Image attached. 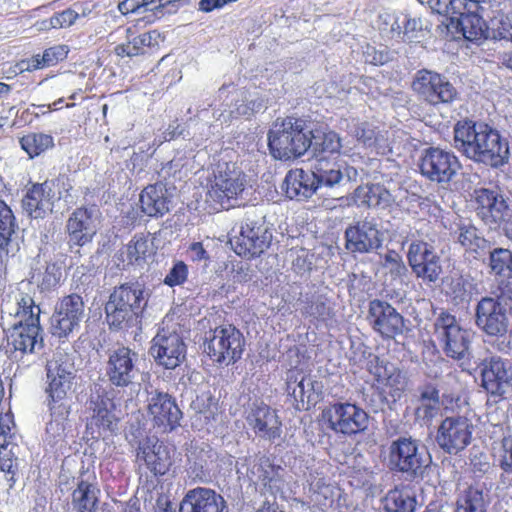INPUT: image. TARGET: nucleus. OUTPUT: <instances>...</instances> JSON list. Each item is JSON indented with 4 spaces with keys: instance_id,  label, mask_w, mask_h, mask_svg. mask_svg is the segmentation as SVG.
<instances>
[{
    "instance_id": "obj_1",
    "label": "nucleus",
    "mask_w": 512,
    "mask_h": 512,
    "mask_svg": "<svg viewBox=\"0 0 512 512\" xmlns=\"http://www.w3.org/2000/svg\"><path fill=\"white\" fill-rule=\"evenodd\" d=\"M454 147L477 163L499 168L509 160L508 142L490 125L470 119L457 121L453 130Z\"/></svg>"
},
{
    "instance_id": "obj_2",
    "label": "nucleus",
    "mask_w": 512,
    "mask_h": 512,
    "mask_svg": "<svg viewBox=\"0 0 512 512\" xmlns=\"http://www.w3.org/2000/svg\"><path fill=\"white\" fill-rule=\"evenodd\" d=\"M315 138L308 121L295 116L278 118L268 131L270 155L279 161H294L302 157Z\"/></svg>"
},
{
    "instance_id": "obj_3",
    "label": "nucleus",
    "mask_w": 512,
    "mask_h": 512,
    "mask_svg": "<svg viewBox=\"0 0 512 512\" xmlns=\"http://www.w3.org/2000/svg\"><path fill=\"white\" fill-rule=\"evenodd\" d=\"M247 186L248 177L236 164L218 165L208 182L206 201L214 209H229L243 196Z\"/></svg>"
},
{
    "instance_id": "obj_4",
    "label": "nucleus",
    "mask_w": 512,
    "mask_h": 512,
    "mask_svg": "<svg viewBox=\"0 0 512 512\" xmlns=\"http://www.w3.org/2000/svg\"><path fill=\"white\" fill-rule=\"evenodd\" d=\"M322 425L346 436L356 435L368 427L369 417L360 406L350 402H335L325 406L320 414Z\"/></svg>"
},
{
    "instance_id": "obj_5",
    "label": "nucleus",
    "mask_w": 512,
    "mask_h": 512,
    "mask_svg": "<svg viewBox=\"0 0 512 512\" xmlns=\"http://www.w3.org/2000/svg\"><path fill=\"white\" fill-rule=\"evenodd\" d=\"M489 3L479 0H449L445 14L457 21L463 36L469 41L480 40L487 30L485 18H491L487 12Z\"/></svg>"
},
{
    "instance_id": "obj_6",
    "label": "nucleus",
    "mask_w": 512,
    "mask_h": 512,
    "mask_svg": "<svg viewBox=\"0 0 512 512\" xmlns=\"http://www.w3.org/2000/svg\"><path fill=\"white\" fill-rule=\"evenodd\" d=\"M245 338L235 326L220 325L212 331V336L205 344L209 358L220 365H233L238 362L245 349Z\"/></svg>"
},
{
    "instance_id": "obj_7",
    "label": "nucleus",
    "mask_w": 512,
    "mask_h": 512,
    "mask_svg": "<svg viewBox=\"0 0 512 512\" xmlns=\"http://www.w3.org/2000/svg\"><path fill=\"white\" fill-rule=\"evenodd\" d=\"M435 334L444 353L455 360L465 358L470 348V332L463 328L455 315L448 311H441L436 318Z\"/></svg>"
},
{
    "instance_id": "obj_8",
    "label": "nucleus",
    "mask_w": 512,
    "mask_h": 512,
    "mask_svg": "<svg viewBox=\"0 0 512 512\" xmlns=\"http://www.w3.org/2000/svg\"><path fill=\"white\" fill-rule=\"evenodd\" d=\"M412 88L431 106L451 104L458 98L457 89L445 76L427 69L416 73Z\"/></svg>"
},
{
    "instance_id": "obj_9",
    "label": "nucleus",
    "mask_w": 512,
    "mask_h": 512,
    "mask_svg": "<svg viewBox=\"0 0 512 512\" xmlns=\"http://www.w3.org/2000/svg\"><path fill=\"white\" fill-rule=\"evenodd\" d=\"M32 290V284L24 281L9 289L1 303L3 323L17 320L30 321L32 318L39 320L41 310L35 304Z\"/></svg>"
},
{
    "instance_id": "obj_10",
    "label": "nucleus",
    "mask_w": 512,
    "mask_h": 512,
    "mask_svg": "<svg viewBox=\"0 0 512 512\" xmlns=\"http://www.w3.org/2000/svg\"><path fill=\"white\" fill-rule=\"evenodd\" d=\"M461 168L458 157L438 147L425 149L419 161L420 173L429 181L448 183Z\"/></svg>"
},
{
    "instance_id": "obj_11",
    "label": "nucleus",
    "mask_w": 512,
    "mask_h": 512,
    "mask_svg": "<svg viewBox=\"0 0 512 512\" xmlns=\"http://www.w3.org/2000/svg\"><path fill=\"white\" fill-rule=\"evenodd\" d=\"M387 466L390 471L415 477L424 467L422 455L415 440L399 437L388 447Z\"/></svg>"
},
{
    "instance_id": "obj_12",
    "label": "nucleus",
    "mask_w": 512,
    "mask_h": 512,
    "mask_svg": "<svg viewBox=\"0 0 512 512\" xmlns=\"http://www.w3.org/2000/svg\"><path fill=\"white\" fill-rule=\"evenodd\" d=\"M473 425L461 416L446 417L440 423L436 442L448 454H458L463 451L472 440Z\"/></svg>"
},
{
    "instance_id": "obj_13",
    "label": "nucleus",
    "mask_w": 512,
    "mask_h": 512,
    "mask_svg": "<svg viewBox=\"0 0 512 512\" xmlns=\"http://www.w3.org/2000/svg\"><path fill=\"white\" fill-rule=\"evenodd\" d=\"M407 259L412 272L424 282H436L442 273L440 256L432 245L423 240L409 245Z\"/></svg>"
},
{
    "instance_id": "obj_14",
    "label": "nucleus",
    "mask_w": 512,
    "mask_h": 512,
    "mask_svg": "<svg viewBox=\"0 0 512 512\" xmlns=\"http://www.w3.org/2000/svg\"><path fill=\"white\" fill-rule=\"evenodd\" d=\"M174 448L155 437H147L138 447L136 460L155 477L167 474L173 464Z\"/></svg>"
},
{
    "instance_id": "obj_15",
    "label": "nucleus",
    "mask_w": 512,
    "mask_h": 512,
    "mask_svg": "<svg viewBox=\"0 0 512 512\" xmlns=\"http://www.w3.org/2000/svg\"><path fill=\"white\" fill-rule=\"evenodd\" d=\"M8 345L21 353H34L43 347L42 329L39 320H17L3 323Z\"/></svg>"
},
{
    "instance_id": "obj_16",
    "label": "nucleus",
    "mask_w": 512,
    "mask_h": 512,
    "mask_svg": "<svg viewBox=\"0 0 512 512\" xmlns=\"http://www.w3.org/2000/svg\"><path fill=\"white\" fill-rule=\"evenodd\" d=\"M367 319L372 329L383 338L392 339L403 332V316L386 301H370Z\"/></svg>"
},
{
    "instance_id": "obj_17",
    "label": "nucleus",
    "mask_w": 512,
    "mask_h": 512,
    "mask_svg": "<svg viewBox=\"0 0 512 512\" xmlns=\"http://www.w3.org/2000/svg\"><path fill=\"white\" fill-rule=\"evenodd\" d=\"M147 412L155 427L171 432L180 426L182 411L175 399L164 392H156L148 401Z\"/></svg>"
},
{
    "instance_id": "obj_18",
    "label": "nucleus",
    "mask_w": 512,
    "mask_h": 512,
    "mask_svg": "<svg viewBox=\"0 0 512 512\" xmlns=\"http://www.w3.org/2000/svg\"><path fill=\"white\" fill-rule=\"evenodd\" d=\"M84 316V303L79 295L64 297L52 316L53 333L66 336L77 327Z\"/></svg>"
},
{
    "instance_id": "obj_19",
    "label": "nucleus",
    "mask_w": 512,
    "mask_h": 512,
    "mask_svg": "<svg viewBox=\"0 0 512 512\" xmlns=\"http://www.w3.org/2000/svg\"><path fill=\"white\" fill-rule=\"evenodd\" d=\"M482 387L491 395L502 396L512 380L510 365L498 356L482 361Z\"/></svg>"
},
{
    "instance_id": "obj_20",
    "label": "nucleus",
    "mask_w": 512,
    "mask_h": 512,
    "mask_svg": "<svg viewBox=\"0 0 512 512\" xmlns=\"http://www.w3.org/2000/svg\"><path fill=\"white\" fill-rule=\"evenodd\" d=\"M476 324L490 336L503 335L508 328L505 309L491 297L482 298L476 307Z\"/></svg>"
},
{
    "instance_id": "obj_21",
    "label": "nucleus",
    "mask_w": 512,
    "mask_h": 512,
    "mask_svg": "<svg viewBox=\"0 0 512 512\" xmlns=\"http://www.w3.org/2000/svg\"><path fill=\"white\" fill-rule=\"evenodd\" d=\"M474 202L477 215L490 225L503 221L510 208L500 193L487 188L474 191Z\"/></svg>"
},
{
    "instance_id": "obj_22",
    "label": "nucleus",
    "mask_w": 512,
    "mask_h": 512,
    "mask_svg": "<svg viewBox=\"0 0 512 512\" xmlns=\"http://www.w3.org/2000/svg\"><path fill=\"white\" fill-rule=\"evenodd\" d=\"M247 422L254 433L265 440L273 442L282 434V422L277 411L265 403L254 405Z\"/></svg>"
},
{
    "instance_id": "obj_23",
    "label": "nucleus",
    "mask_w": 512,
    "mask_h": 512,
    "mask_svg": "<svg viewBox=\"0 0 512 512\" xmlns=\"http://www.w3.org/2000/svg\"><path fill=\"white\" fill-rule=\"evenodd\" d=\"M180 510L182 512H228L223 496L205 487L190 489L180 502Z\"/></svg>"
},
{
    "instance_id": "obj_24",
    "label": "nucleus",
    "mask_w": 512,
    "mask_h": 512,
    "mask_svg": "<svg viewBox=\"0 0 512 512\" xmlns=\"http://www.w3.org/2000/svg\"><path fill=\"white\" fill-rule=\"evenodd\" d=\"M186 345L176 333L157 335L153 340L151 353L158 363L167 369H174L185 358Z\"/></svg>"
},
{
    "instance_id": "obj_25",
    "label": "nucleus",
    "mask_w": 512,
    "mask_h": 512,
    "mask_svg": "<svg viewBox=\"0 0 512 512\" xmlns=\"http://www.w3.org/2000/svg\"><path fill=\"white\" fill-rule=\"evenodd\" d=\"M346 248L351 252L368 253L381 246L380 231L369 221H358L345 231Z\"/></svg>"
},
{
    "instance_id": "obj_26",
    "label": "nucleus",
    "mask_w": 512,
    "mask_h": 512,
    "mask_svg": "<svg viewBox=\"0 0 512 512\" xmlns=\"http://www.w3.org/2000/svg\"><path fill=\"white\" fill-rule=\"evenodd\" d=\"M54 198L53 182L34 184L22 200V208L31 218H44L46 214L52 212Z\"/></svg>"
},
{
    "instance_id": "obj_27",
    "label": "nucleus",
    "mask_w": 512,
    "mask_h": 512,
    "mask_svg": "<svg viewBox=\"0 0 512 512\" xmlns=\"http://www.w3.org/2000/svg\"><path fill=\"white\" fill-rule=\"evenodd\" d=\"M70 247H82L90 243L97 232L92 213L84 208L76 209L66 223Z\"/></svg>"
},
{
    "instance_id": "obj_28",
    "label": "nucleus",
    "mask_w": 512,
    "mask_h": 512,
    "mask_svg": "<svg viewBox=\"0 0 512 512\" xmlns=\"http://www.w3.org/2000/svg\"><path fill=\"white\" fill-rule=\"evenodd\" d=\"M268 247L269 242L261 234V227L246 223L236 237L234 250L239 256L254 258L260 256Z\"/></svg>"
},
{
    "instance_id": "obj_29",
    "label": "nucleus",
    "mask_w": 512,
    "mask_h": 512,
    "mask_svg": "<svg viewBox=\"0 0 512 512\" xmlns=\"http://www.w3.org/2000/svg\"><path fill=\"white\" fill-rule=\"evenodd\" d=\"M286 193L290 198L306 199L311 197L322 185L312 169L290 170L285 176Z\"/></svg>"
},
{
    "instance_id": "obj_30",
    "label": "nucleus",
    "mask_w": 512,
    "mask_h": 512,
    "mask_svg": "<svg viewBox=\"0 0 512 512\" xmlns=\"http://www.w3.org/2000/svg\"><path fill=\"white\" fill-rule=\"evenodd\" d=\"M141 211L149 217H162L169 212L170 199L161 182L146 186L139 197Z\"/></svg>"
},
{
    "instance_id": "obj_31",
    "label": "nucleus",
    "mask_w": 512,
    "mask_h": 512,
    "mask_svg": "<svg viewBox=\"0 0 512 512\" xmlns=\"http://www.w3.org/2000/svg\"><path fill=\"white\" fill-rule=\"evenodd\" d=\"M46 393L49 398V408L55 420H64L69 414L67 395L71 391L72 380L65 377H47Z\"/></svg>"
},
{
    "instance_id": "obj_32",
    "label": "nucleus",
    "mask_w": 512,
    "mask_h": 512,
    "mask_svg": "<svg viewBox=\"0 0 512 512\" xmlns=\"http://www.w3.org/2000/svg\"><path fill=\"white\" fill-rule=\"evenodd\" d=\"M106 320L111 329L126 326L128 317V288L123 284L110 295L105 306Z\"/></svg>"
},
{
    "instance_id": "obj_33",
    "label": "nucleus",
    "mask_w": 512,
    "mask_h": 512,
    "mask_svg": "<svg viewBox=\"0 0 512 512\" xmlns=\"http://www.w3.org/2000/svg\"><path fill=\"white\" fill-rule=\"evenodd\" d=\"M390 192L379 183L358 186L353 193V200L357 206L378 207L390 202Z\"/></svg>"
},
{
    "instance_id": "obj_34",
    "label": "nucleus",
    "mask_w": 512,
    "mask_h": 512,
    "mask_svg": "<svg viewBox=\"0 0 512 512\" xmlns=\"http://www.w3.org/2000/svg\"><path fill=\"white\" fill-rule=\"evenodd\" d=\"M89 477L78 480L77 488L72 494V504L77 512H94L98 503L97 487L89 482Z\"/></svg>"
},
{
    "instance_id": "obj_35",
    "label": "nucleus",
    "mask_w": 512,
    "mask_h": 512,
    "mask_svg": "<svg viewBox=\"0 0 512 512\" xmlns=\"http://www.w3.org/2000/svg\"><path fill=\"white\" fill-rule=\"evenodd\" d=\"M339 159L340 157H314L312 171L322 185L333 186L342 180Z\"/></svg>"
},
{
    "instance_id": "obj_36",
    "label": "nucleus",
    "mask_w": 512,
    "mask_h": 512,
    "mask_svg": "<svg viewBox=\"0 0 512 512\" xmlns=\"http://www.w3.org/2000/svg\"><path fill=\"white\" fill-rule=\"evenodd\" d=\"M416 505V497L405 487H395L384 499L386 512H415Z\"/></svg>"
},
{
    "instance_id": "obj_37",
    "label": "nucleus",
    "mask_w": 512,
    "mask_h": 512,
    "mask_svg": "<svg viewBox=\"0 0 512 512\" xmlns=\"http://www.w3.org/2000/svg\"><path fill=\"white\" fill-rule=\"evenodd\" d=\"M107 374L116 386L128 384V348L120 347L109 358Z\"/></svg>"
},
{
    "instance_id": "obj_38",
    "label": "nucleus",
    "mask_w": 512,
    "mask_h": 512,
    "mask_svg": "<svg viewBox=\"0 0 512 512\" xmlns=\"http://www.w3.org/2000/svg\"><path fill=\"white\" fill-rule=\"evenodd\" d=\"M421 404L415 409V416L426 423L438 413L440 406L439 390L433 385H427L420 393Z\"/></svg>"
},
{
    "instance_id": "obj_39",
    "label": "nucleus",
    "mask_w": 512,
    "mask_h": 512,
    "mask_svg": "<svg viewBox=\"0 0 512 512\" xmlns=\"http://www.w3.org/2000/svg\"><path fill=\"white\" fill-rule=\"evenodd\" d=\"M312 499L322 507H332L335 500L340 497L341 490L335 483L319 478L311 483Z\"/></svg>"
},
{
    "instance_id": "obj_40",
    "label": "nucleus",
    "mask_w": 512,
    "mask_h": 512,
    "mask_svg": "<svg viewBox=\"0 0 512 512\" xmlns=\"http://www.w3.org/2000/svg\"><path fill=\"white\" fill-rule=\"evenodd\" d=\"M380 394L387 400L396 402L403 395L407 381L400 370H394L386 378L378 379Z\"/></svg>"
},
{
    "instance_id": "obj_41",
    "label": "nucleus",
    "mask_w": 512,
    "mask_h": 512,
    "mask_svg": "<svg viewBox=\"0 0 512 512\" xmlns=\"http://www.w3.org/2000/svg\"><path fill=\"white\" fill-rule=\"evenodd\" d=\"M489 266L501 281L512 279V252L505 248H495L489 255Z\"/></svg>"
},
{
    "instance_id": "obj_42",
    "label": "nucleus",
    "mask_w": 512,
    "mask_h": 512,
    "mask_svg": "<svg viewBox=\"0 0 512 512\" xmlns=\"http://www.w3.org/2000/svg\"><path fill=\"white\" fill-rule=\"evenodd\" d=\"M74 363L72 356L63 350H57L52 359L47 362V377H65V379H74Z\"/></svg>"
},
{
    "instance_id": "obj_43",
    "label": "nucleus",
    "mask_w": 512,
    "mask_h": 512,
    "mask_svg": "<svg viewBox=\"0 0 512 512\" xmlns=\"http://www.w3.org/2000/svg\"><path fill=\"white\" fill-rule=\"evenodd\" d=\"M314 139L313 157H340L342 143L336 132L327 131Z\"/></svg>"
},
{
    "instance_id": "obj_44",
    "label": "nucleus",
    "mask_w": 512,
    "mask_h": 512,
    "mask_svg": "<svg viewBox=\"0 0 512 512\" xmlns=\"http://www.w3.org/2000/svg\"><path fill=\"white\" fill-rule=\"evenodd\" d=\"M19 143L30 158H33L52 148L54 139L49 134L32 132L21 137Z\"/></svg>"
},
{
    "instance_id": "obj_45",
    "label": "nucleus",
    "mask_w": 512,
    "mask_h": 512,
    "mask_svg": "<svg viewBox=\"0 0 512 512\" xmlns=\"http://www.w3.org/2000/svg\"><path fill=\"white\" fill-rule=\"evenodd\" d=\"M68 48L65 45H57L46 49L42 55H34L27 63V70L42 69L53 66L59 61L64 60L68 54Z\"/></svg>"
},
{
    "instance_id": "obj_46",
    "label": "nucleus",
    "mask_w": 512,
    "mask_h": 512,
    "mask_svg": "<svg viewBox=\"0 0 512 512\" xmlns=\"http://www.w3.org/2000/svg\"><path fill=\"white\" fill-rule=\"evenodd\" d=\"M455 512H485L483 492L469 486L457 499Z\"/></svg>"
},
{
    "instance_id": "obj_47",
    "label": "nucleus",
    "mask_w": 512,
    "mask_h": 512,
    "mask_svg": "<svg viewBox=\"0 0 512 512\" xmlns=\"http://www.w3.org/2000/svg\"><path fill=\"white\" fill-rule=\"evenodd\" d=\"M306 377L301 369L295 367L287 372L286 391L298 403H304L305 399L310 401V395H306L305 391Z\"/></svg>"
},
{
    "instance_id": "obj_48",
    "label": "nucleus",
    "mask_w": 512,
    "mask_h": 512,
    "mask_svg": "<svg viewBox=\"0 0 512 512\" xmlns=\"http://www.w3.org/2000/svg\"><path fill=\"white\" fill-rule=\"evenodd\" d=\"M493 457L505 473L512 474V434L503 436L493 445Z\"/></svg>"
},
{
    "instance_id": "obj_49",
    "label": "nucleus",
    "mask_w": 512,
    "mask_h": 512,
    "mask_svg": "<svg viewBox=\"0 0 512 512\" xmlns=\"http://www.w3.org/2000/svg\"><path fill=\"white\" fill-rule=\"evenodd\" d=\"M458 243L466 252L477 253L484 243V239L478 235L476 227L472 225H461L458 229Z\"/></svg>"
},
{
    "instance_id": "obj_50",
    "label": "nucleus",
    "mask_w": 512,
    "mask_h": 512,
    "mask_svg": "<svg viewBox=\"0 0 512 512\" xmlns=\"http://www.w3.org/2000/svg\"><path fill=\"white\" fill-rule=\"evenodd\" d=\"M15 218L12 210L0 200V248L5 249L11 235L15 232Z\"/></svg>"
},
{
    "instance_id": "obj_51",
    "label": "nucleus",
    "mask_w": 512,
    "mask_h": 512,
    "mask_svg": "<svg viewBox=\"0 0 512 512\" xmlns=\"http://www.w3.org/2000/svg\"><path fill=\"white\" fill-rule=\"evenodd\" d=\"M109 405L111 402L109 399H100L98 397L97 401H91V409L93 410L92 419L95 421L96 425L102 426L103 428L111 429L114 415L109 410Z\"/></svg>"
},
{
    "instance_id": "obj_52",
    "label": "nucleus",
    "mask_w": 512,
    "mask_h": 512,
    "mask_svg": "<svg viewBox=\"0 0 512 512\" xmlns=\"http://www.w3.org/2000/svg\"><path fill=\"white\" fill-rule=\"evenodd\" d=\"M160 34L157 31H149L133 38V50L135 55L153 52L159 46Z\"/></svg>"
},
{
    "instance_id": "obj_53",
    "label": "nucleus",
    "mask_w": 512,
    "mask_h": 512,
    "mask_svg": "<svg viewBox=\"0 0 512 512\" xmlns=\"http://www.w3.org/2000/svg\"><path fill=\"white\" fill-rule=\"evenodd\" d=\"M15 424L12 415L6 413L0 416V447L6 448L15 438Z\"/></svg>"
},
{
    "instance_id": "obj_54",
    "label": "nucleus",
    "mask_w": 512,
    "mask_h": 512,
    "mask_svg": "<svg viewBox=\"0 0 512 512\" xmlns=\"http://www.w3.org/2000/svg\"><path fill=\"white\" fill-rule=\"evenodd\" d=\"M188 277V266L183 261H177L164 278V284L174 287L183 284Z\"/></svg>"
},
{
    "instance_id": "obj_55",
    "label": "nucleus",
    "mask_w": 512,
    "mask_h": 512,
    "mask_svg": "<svg viewBox=\"0 0 512 512\" xmlns=\"http://www.w3.org/2000/svg\"><path fill=\"white\" fill-rule=\"evenodd\" d=\"M62 278V271L60 266L55 263L48 264L40 281L42 289L49 290L57 286Z\"/></svg>"
},
{
    "instance_id": "obj_56",
    "label": "nucleus",
    "mask_w": 512,
    "mask_h": 512,
    "mask_svg": "<svg viewBox=\"0 0 512 512\" xmlns=\"http://www.w3.org/2000/svg\"><path fill=\"white\" fill-rule=\"evenodd\" d=\"M383 266L395 276H402L407 271L401 256L395 251H389L385 254Z\"/></svg>"
},
{
    "instance_id": "obj_57",
    "label": "nucleus",
    "mask_w": 512,
    "mask_h": 512,
    "mask_svg": "<svg viewBox=\"0 0 512 512\" xmlns=\"http://www.w3.org/2000/svg\"><path fill=\"white\" fill-rule=\"evenodd\" d=\"M469 283L463 279L462 277L452 279L449 285L448 294L453 299L455 303H460L469 298V292L467 290V286Z\"/></svg>"
},
{
    "instance_id": "obj_58",
    "label": "nucleus",
    "mask_w": 512,
    "mask_h": 512,
    "mask_svg": "<svg viewBox=\"0 0 512 512\" xmlns=\"http://www.w3.org/2000/svg\"><path fill=\"white\" fill-rule=\"evenodd\" d=\"M78 14L71 10L67 9L53 17L50 18V26L52 28H63L72 25L77 19Z\"/></svg>"
},
{
    "instance_id": "obj_59",
    "label": "nucleus",
    "mask_w": 512,
    "mask_h": 512,
    "mask_svg": "<svg viewBox=\"0 0 512 512\" xmlns=\"http://www.w3.org/2000/svg\"><path fill=\"white\" fill-rule=\"evenodd\" d=\"M403 29L404 36L411 41L413 38H417L419 33L424 30L423 21L421 18L407 17L406 21L404 22Z\"/></svg>"
},
{
    "instance_id": "obj_60",
    "label": "nucleus",
    "mask_w": 512,
    "mask_h": 512,
    "mask_svg": "<svg viewBox=\"0 0 512 512\" xmlns=\"http://www.w3.org/2000/svg\"><path fill=\"white\" fill-rule=\"evenodd\" d=\"M183 130L178 119L172 121L162 133L163 141H171L182 134Z\"/></svg>"
},
{
    "instance_id": "obj_61",
    "label": "nucleus",
    "mask_w": 512,
    "mask_h": 512,
    "mask_svg": "<svg viewBox=\"0 0 512 512\" xmlns=\"http://www.w3.org/2000/svg\"><path fill=\"white\" fill-rule=\"evenodd\" d=\"M190 252L192 253L191 259L193 261H202L208 259L207 251L205 250L202 242H194L189 247Z\"/></svg>"
},
{
    "instance_id": "obj_62",
    "label": "nucleus",
    "mask_w": 512,
    "mask_h": 512,
    "mask_svg": "<svg viewBox=\"0 0 512 512\" xmlns=\"http://www.w3.org/2000/svg\"><path fill=\"white\" fill-rule=\"evenodd\" d=\"M155 512H176L168 496L161 495L156 501ZM179 512H182L179 509Z\"/></svg>"
},
{
    "instance_id": "obj_63",
    "label": "nucleus",
    "mask_w": 512,
    "mask_h": 512,
    "mask_svg": "<svg viewBox=\"0 0 512 512\" xmlns=\"http://www.w3.org/2000/svg\"><path fill=\"white\" fill-rule=\"evenodd\" d=\"M505 219L501 222H497L496 225L504 231V234L512 240V209L509 208V212L504 217Z\"/></svg>"
},
{
    "instance_id": "obj_64",
    "label": "nucleus",
    "mask_w": 512,
    "mask_h": 512,
    "mask_svg": "<svg viewBox=\"0 0 512 512\" xmlns=\"http://www.w3.org/2000/svg\"><path fill=\"white\" fill-rule=\"evenodd\" d=\"M499 351L505 353V354H512V329L510 330L508 334V341L504 342L502 341L499 344Z\"/></svg>"
}]
</instances>
